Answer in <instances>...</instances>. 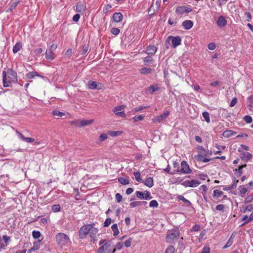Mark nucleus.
<instances>
[{"mask_svg": "<svg viewBox=\"0 0 253 253\" xmlns=\"http://www.w3.org/2000/svg\"><path fill=\"white\" fill-rule=\"evenodd\" d=\"M136 196L137 198H138L140 199H144V193L140 192V191H136Z\"/></svg>", "mask_w": 253, "mask_h": 253, "instance_id": "nucleus-46", "label": "nucleus"}, {"mask_svg": "<svg viewBox=\"0 0 253 253\" xmlns=\"http://www.w3.org/2000/svg\"><path fill=\"white\" fill-rule=\"evenodd\" d=\"M223 194V192L219 190L216 189L213 191V195L214 196L219 197Z\"/></svg>", "mask_w": 253, "mask_h": 253, "instance_id": "nucleus-47", "label": "nucleus"}, {"mask_svg": "<svg viewBox=\"0 0 253 253\" xmlns=\"http://www.w3.org/2000/svg\"><path fill=\"white\" fill-rule=\"evenodd\" d=\"M232 236L230 237L229 240L228 241V242L226 243L225 245L223 247V249H226L229 247H230L232 244H233V241L232 240Z\"/></svg>", "mask_w": 253, "mask_h": 253, "instance_id": "nucleus-50", "label": "nucleus"}, {"mask_svg": "<svg viewBox=\"0 0 253 253\" xmlns=\"http://www.w3.org/2000/svg\"><path fill=\"white\" fill-rule=\"evenodd\" d=\"M3 85L5 87H11L12 84L17 82V74L15 71L8 69L7 71H2Z\"/></svg>", "mask_w": 253, "mask_h": 253, "instance_id": "nucleus-1", "label": "nucleus"}, {"mask_svg": "<svg viewBox=\"0 0 253 253\" xmlns=\"http://www.w3.org/2000/svg\"><path fill=\"white\" fill-rule=\"evenodd\" d=\"M244 121L248 124L251 123L253 121L252 118L249 115H246L244 118Z\"/></svg>", "mask_w": 253, "mask_h": 253, "instance_id": "nucleus-48", "label": "nucleus"}, {"mask_svg": "<svg viewBox=\"0 0 253 253\" xmlns=\"http://www.w3.org/2000/svg\"><path fill=\"white\" fill-rule=\"evenodd\" d=\"M153 59L150 56H148L144 58L143 62L145 65H148L152 62Z\"/></svg>", "mask_w": 253, "mask_h": 253, "instance_id": "nucleus-37", "label": "nucleus"}, {"mask_svg": "<svg viewBox=\"0 0 253 253\" xmlns=\"http://www.w3.org/2000/svg\"><path fill=\"white\" fill-rule=\"evenodd\" d=\"M224 208V206L222 204L218 205L216 207V210L219 211H223Z\"/></svg>", "mask_w": 253, "mask_h": 253, "instance_id": "nucleus-63", "label": "nucleus"}, {"mask_svg": "<svg viewBox=\"0 0 253 253\" xmlns=\"http://www.w3.org/2000/svg\"><path fill=\"white\" fill-rule=\"evenodd\" d=\"M133 175H134L135 180L139 182H143V180L140 178V174L139 172H135L133 173Z\"/></svg>", "mask_w": 253, "mask_h": 253, "instance_id": "nucleus-34", "label": "nucleus"}, {"mask_svg": "<svg viewBox=\"0 0 253 253\" xmlns=\"http://www.w3.org/2000/svg\"><path fill=\"white\" fill-rule=\"evenodd\" d=\"M90 224L83 226L79 231V236L81 238H84L88 234Z\"/></svg>", "mask_w": 253, "mask_h": 253, "instance_id": "nucleus-8", "label": "nucleus"}, {"mask_svg": "<svg viewBox=\"0 0 253 253\" xmlns=\"http://www.w3.org/2000/svg\"><path fill=\"white\" fill-rule=\"evenodd\" d=\"M60 206L59 205H54L52 207V211L54 212H58L60 211Z\"/></svg>", "mask_w": 253, "mask_h": 253, "instance_id": "nucleus-44", "label": "nucleus"}, {"mask_svg": "<svg viewBox=\"0 0 253 253\" xmlns=\"http://www.w3.org/2000/svg\"><path fill=\"white\" fill-rule=\"evenodd\" d=\"M227 23V21L223 16L218 17L217 21V24L219 27H224Z\"/></svg>", "mask_w": 253, "mask_h": 253, "instance_id": "nucleus-18", "label": "nucleus"}, {"mask_svg": "<svg viewBox=\"0 0 253 253\" xmlns=\"http://www.w3.org/2000/svg\"><path fill=\"white\" fill-rule=\"evenodd\" d=\"M146 202L144 201H135L131 202L129 204V206L131 208H135L136 207L140 206L141 205H146L147 204Z\"/></svg>", "mask_w": 253, "mask_h": 253, "instance_id": "nucleus-21", "label": "nucleus"}, {"mask_svg": "<svg viewBox=\"0 0 253 253\" xmlns=\"http://www.w3.org/2000/svg\"><path fill=\"white\" fill-rule=\"evenodd\" d=\"M175 248L173 246H169L165 251V253H174Z\"/></svg>", "mask_w": 253, "mask_h": 253, "instance_id": "nucleus-38", "label": "nucleus"}, {"mask_svg": "<svg viewBox=\"0 0 253 253\" xmlns=\"http://www.w3.org/2000/svg\"><path fill=\"white\" fill-rule=\"evenodd\" d=\"M52 114L54 116H56L58 117H62L64 115L63 113L57 110L53 111L52 112Z\"/></svg>", "mask_w": 253, "mask_h": 253, "instance_id": "nucleus-42", "label": "nucleus"}, {"mask_svg": "<svg viewBox=\"0 0 253 253\" xmlns=\"http://www.w3.org/2000/svg\"><path fill=\"white\" fill-rule=\"evenodd\" d=\"M131 239L129 238L125 242V246L126 248H128L131 246Z\"/></svg>", "mask_w": 253, "mask_h": 253, "instance_id": "nucleus-59", "label": "nucleus"}, {"mask_svg": "<svg viewBox=\"0 0 253 253\" xmlns=\"http://www.w3.org/2000/svg\"><path fill=\"white\" fill-rule=\"evenodd\" d=\"M116 199L118 203L121 202L122 200V196L120 193H117L115 196Z\"/></svg>", "mask_w": 253, "mask_h": 253, "instance_id": "nucleus-55", "label": "nucleus"}, {"mask_svg": "<svg viewBox=\"0 0 253 253\" xmlns=\"http://www.w3.org/2000/svg\"><path fill=\"white\" fill-rule=\"evenodd\" d=\"M80 18V15L79 14H75L73 17V20L74 22H77L79 21V20Z\"/></svg>", "mask_w": 253, "mask_h": 253, "instance_id": "nucleus-60", "label": "nucleus"}, {"mask_svg": "<svg viewBox=\"0 0 253 253\" xmlns=\"http://www.w3.org/2000/svg\"><path fill=\"white\" fill-rule=\"evenodd\" d=\"M160 87L157 84L151 85L149 87V90L151 93H153L155 91H158Z\"/></svg>", "mask_w": 253, "mask_h": 253, "instance_id": "nucleus-31", "label": "nucleus"}, {"mask_svg": "<svg viewBox=\"0 0 253 253\" xmlns=\"http://www.w3.org/2000/svg\"><path fill=\"white\" fill-rule=\"evenodd\" d=\"M144 194V199L145 200H150L152 199V197L150 195V193L148 191H145Z\"/></svg>", "mask_w": 253, "mask_h": 253, "instance_id": "nucleus-51", "label": "nucleus"}, {"mask_svg": "<svg viewBox=\"0 0 253 253\" xmlns=\"http://www.w3.org/2000/svg\"><path fill=\"white\" fill-rule=\"evenodd\" d=\"M18 137L23 141L28 143L33 142L35 141V139L31 137H25L21 132L18 131H16Z\"/></svg>", "mask_w": 253, "mask_h": 253, "instance_id": "nucleus-12", "label": "nucleus"}, {"mask_svg": "<svg viewBox=\"0 0 253 253\" xmlns=\"http://www.w3.org/2000/svg\"><path fill=\"white\" fill-rule=\"evenodd\" d=\"M20 0H17L13 2H10L8 5L9 9L6 11L8 12L9 11H12L17 6V5L20 3Z\"/></svg>", "mask_w": 253, "mask_h": 253, "instance_id": "nucleus-24", "label": "nucleus"}, {"mask_svg": "<svg viewBox=\"0 0 253 253\" xmlns=\"http://www.w3.org/2000/svg\"><path fill=\"white\" fill-rule=\"evenodd\" d=\"M120 29L117 28H112L111 32L114 35H118L120 33Z\"/></svg>", "mask_w": 253, "mask_h": 253, "instance_id": "nucleus-49", "label": "nucleus"}, {"mask_svg": "<svg viewBox=\"0 0 253 253\" xmlns=\"http://www.w3.org/2000/svg\"><path fill=\"white\" fill-rule=\"evenodd\" d=\"M93 122V120H81L80 124L81 127L89 125Z\"/></svg>", "mask_w": 253, "mask_h": 253, "instance_id": "nucleus-26", "label": "nucleus"}, {"mask_svg": "<svg viewBox=\"0 0 253 253\" xmlns=\"http://www.w3.org/2000/svg\"><path fill=\"white\" fill-rule=\"evenodd\" d=\"M116 249L111 242H106L99 248L97 253H115Z\"/></svg>", "mask_w": 253, "mask_h": 253, "instance_id": "nucleus-2", "label": "nucleus"}, {"mask_svg": "<svg viewBox=\"0 0 253 253\" xmlns=\"http://www.w3.org/2000/svg\"><path fill=\"white\" fill-rule=\"evenodd\" d=\"M208 47L210 50H212L215 48L216 46L214 43L211 42L208 44Z\"/></svg>", "mask_w": 253, "mask_h": 253, "instance_id": "nucleus-57", "label": "nucleus"}, {"mask_svg": "<svg viewBox=\"0 0 253 253\" xmlns=\"http://www.w3.org/2000/svg\"><path fill=\"white\" fill-rule=\"evenodd\" d=\"M202 116L207 123H209L210 122V118L208 112L206 111L202 113Z\"/></svg>", "mask_w": 253, "mask_h": 253, "instance_id": "nucleus-35", "label": "nucleus"}, {"mask_svg": "<svg viewBox=\"0 0 253 253\" xmlns=\"http://www.w3.org/2000/svg\"><path fill=\"white\" fill-rule=\"evenodd\" d=\"M236 134V132L235 131H234L231 130H226L223 132L222 135L224 137L228 138L233 135H234Z\"/></svg>", "mask_w": 253, "mask_h": 253, "instance_id": "nucleus-22", "label": "nucleus"}, {"mask_svg": "<svg viewBox=\"0 0 253 253\" xmlns=\"http://www.w3.org/2000/svg\"><path fill=\"white\" fill-rule=\"evenodd\" d=\"M35 77H41L37 72L35 71L30 72L27 74L24 79L27 81H29V80L35 78Z\"/></svg>", "mask_w": 253, "mask_h": 253, "instance_id": "nucleus-13", "label": "nucleus"}, {"mask_svg": "<svg viewBox=\"0 0 253 253\" xmlns=\"http://www.w3.org/2000/svg\"><path fill=\"white\" fill-rule=\"evenodd\" d=\"M86 9V5L85 3H80L78 4L76 6V11L78 12L83 13L85 11Z\"/></svg>", "mask_w": 253, "mask_h": 253, "instance_id": "nucleus-17", "label": "nucleus"}, {"mask_svg": "<svg viewBox=\"0 0 253 253\" xmlns=\"http://www.w3.org/2000/svg\"><path fill=\"white\" fill-rule=\"evenodd\" d=\"M178 173L185 174L192 173V170L190 169L189 165L185 161H182L180 164V169L178 170Z\"/></svg>", "mask_w": 253, "mask_h": 253, "instance_id": "nucleus-4", "label": "nucleus"}, {"mask_svg": "<svg viewBox=\"0 0 253 253\" xmlns=\"http://www.w3.org/2000/svg\"><path fill=\"white\" fill-rule=\"evenodd\" d=\"M253 210V204H250L247 206L246 209L244 211V212H246V211H251Z\"/></svg>", "mask_w": 253, "mask_h": 253, "instance_id": "nucleus-54", "label": "nucleus"}, {"mask_svg": "<svg viewBox=\"0 0 253 253\" xmlns=\"http://www.w3.org/2000/svg\"><path fill=\"white\" fill-rule=\"evenodd\" d=\"M179 236V233L177 231H174L169 233L166 237V241L169 243H172L176 240Z\"/></svg>", "mask_w": 253, "mask_h": 253, "instance_id": "nucleus-5", "label": "nucleus"}, {"mask_svg": "<svg viewBox=\"0 0 253 253\" xmlns=\"http://www.w3.org/2000/svg\"><path fill=\"white\" fill-rule=\"evenodd\" d=\"M108 134L113 137L118 136L121 134V132L119 131H110Z\"/></svg>", "mask_w": 253, "mask_h": 253, "instance_id": "nucleus-45", "label": "nucleus"}, {"mask_svg": "<svg viewBox=\"0 0 253 253\" xmlns=\"http://www.w3.org/2000/svg\"><path fill=\"white\" fill-rule=\"evenodd\" d=\"M40 247L39 242H35L34 243V246L32 249L33 250H38L40 249Z\"/></svg>", "mask_w": 253, "mask_h": 253, "instance_id": "nucleus-58", "label": "nucleus"}, {"mask_svg": "<svg viewBox=\"0 0 253 253\" xmlns=\"http://www.w3.org/2000/svg\"><path fill=\"white\" fill-rule=\"evenodd\" d=\"M237 98L236 97H234L232 99V100L230 103V107L234 106L235 105V104L237 103Z\"/></svg>", "mask_w": 253, "mask_h": 253, "instance_id": "nucleus-56", "label": "nucleus"}, {"mask_svg": "<svg viewBox=\"0 0 253 253\" xmlns=\"http://www.w3.org/2000/svg\"><path fill=\"white\" fill-rule=\"evenodd\" d=\"M140 72L141 74H150L152 73V69L150 68L143 67L141 69Z\"/></svg>", "mask_w": 253, "mask_h": 253, "instance_id": "nucleus-25", "label": "nucleus"}, {"mask_svg": "<svg viewBox=\"0 0 253 253\" xmlns=\"http://www.w3.org/2000/svg\"><path fill=\"white\" fill-rule=\"evenodd\" d=\"M144 184L150 188L152 187L154 185V181L153 178L150 177L146 178L145 181L144 182Z\"/></svg>", "mask_w": 253, "mask_h": 253, "instance_id": "nucleus-23", "label": "nucleus"}, {"mask_svg": "<svg viewBox=\"0 0 253 253\" xmlns=\"http://www.w3.org/2000/svg\"><path fill=\"white\" fill-rule=\"evenodd\" d=\"M2 239L5 244H7L10 241V238L6 235H3L2 236Z\"/></svg>", "mask_w": 253, "mask_h": 253, "instance_id": "nucleus-61", "label": "nucleus"}, {"mask_svg": "<svg viewBox=\"0 0 253 253\" xmlns=\"http://www.w3.org/2000/svg\"><path fill=\"white\" fill-rule=\"evenodd\" d=\"M87 85L90 89H96L97 88V84L96 82L92 81L88 82Z\"/></svg>", "mask_w": 253, "mask_h": 253, "instance_id": "nucleus-29", "label": "nucleus"}, {"mask_svg": "<svg viewBox=\"0 0 253 253\" xmlns=\"http://www.w3.org/2000/svg\"><path fill=\"white\" fill-rule=\"evenodd\" d=\"M179 200L182 201L185 204H186L188 206L191 205V203L188 200L186 199L182 195H179L177 196Z\"/></svg>", "mask_w": 253, "mask_h": 253, "instance_id": "nucleus-30", "label": "nucleus"}, {"mask_svg": "<svg viewBox=\"0 0 253 253\" xmlns=\"http://www.w3.org/2000/svg\"><path fill=\"white\" fill-rule=\"evenodd\" d=\"M169 40H171L172 46L174 48H176L181 43V39L179 36H169L166 42H169Z\"/></svg>", "mask_w": 253, "mask_h": 253, "instance_id": "nucleus-7", "label": "nucleus"}, {"mask_svg": "<svg viewBox=\"0 0 253 253\" xmlns=\"http://www.w3.org/2000/svg\"><path fill=\"white\" fill-rule=\"evenodd\" d=\"M22 47V45L20 42H17L13 47L12 51L13 53H16L18 52Z\"/></svg>", "mask_w": 253, "mask_h": 253, "instance_id": "nucleus-28", "label": "nucleus"}, {"mask_svg": "<svg viewBox=\"0 0 253 253\" xmlns=\"http://www.w3.org/2000/svg\"><path fill=\"white\" fill-rule=\"evenodd\" d=\"M119 182L123 185H127L129 183V180L127 178L120 177L118 179Z\"/></svg>", "mask_w": 253, "mask_h": 253, "instance_id": "nucleus-32", "label": "nucleus"}, {"mask_svg": "<svg viewBox=\"0 0 253 253\" xmlns=\"http://www.w3.org/2000/svg\"><path fill=\"white\" fill-rule=\"evenodd\" d=\"M111 229L113 232V235L117 236L119 233L117 224L116 223L113 224L111 226Z\"/></svg>", "mask_w": 253, "mask_h": 253, "instance_id": "nucleus-27", "label": "nucleus"}, {"mask_svg": "<svg viewBox=\"0 0 253 253\" xmlns=\"http://www.w3.org/2000/svg\"><path fill=\"white\" fill-rule=\"evenodd\" d=\"M55 57L51 49H47L45 52V58L48 60H53Z\"/></svg>", "mask_w": 253, "mask_h": 253, "instance_id": "nucleus-14", "label": "nucleus"}, {"mask_svg": "<svg viewBox=\"0 0 253 253\" xmlns=\"http://www.w3.org/2000/svg\"><path fill=\"white\" fill-rule=\"evenodd\" d=\"M81 120H77L75 121H72L71 122V125H74L78 127H81L80 124Z\"/></svg>", "mask_w": 253, "mask_h": 253, "instance_id": "nucleus-52", "label": "nucleus"}, {"mask_svg": "<svg viewBox=\"0 0 253 253\" xmlns=\"http://www.w3.org/2000/svg\"><path fill=\"white\" fill-rule=\"evenodd\" d=\"M32 235L34 239H39L40 237L41 234L40 232L34 230L32 232Z\"/></svg>", "mask_w": 253, "mask_h": 253, "instance_id": "nucleus-39", "label": "nucleus"}, {"mask_svg": "<svg viewBox=\"0 0 253 253\" xmlns=\"http://www.w3.org/2000/svg\"><path fill=\"white\" fill-rule=\"evenodd\" d=\"M176 13L183 14L185 13V6H179L176 8L175 10Z\"/></svg>", "mask_w": 253, "mask_h": 253, "instance_id": "nucleus-33", "label": "nucleus"}, {"mask_svg": "<svg viewBox=\"0 0 253 253\" xmlns=\"http://www.w3.org/2000/svg\"><path fill=\"white\" fill-rule=\"evenodd\" d=\"M123 14L120 12H116L113 15V19L115 22L119 23L123 20Z\"/></svg>", "mask_w": 253, "mask_h": 253, "instance_id": "nucleus-15", "label": "nucleus"}, {"mask_svg": "<svg viewBox=\"0 0 253 253\" xmlns=\"http://www.w3.org/2000/svg\"><path fill=\"white\" fill-rule=\"evenodd\" d=\"M252 155L250 153L247 152H243L241 154V159L245 161L250 160L252 159Z\"/></svg>", "mask_w": 253, "mask_h": 253, "instance_id": "nucleus-16", "label": "nucleus"}, {"mask_svg": "<svg viewBox=\"0 0 253 253\" xmlns=\"http://www.w3.org/2000/svg\"><path fill=\"white\" fill-rule=\"evenodd\" d=\"M112 219L111 218H107L106 219L105 222H104V226L108 227L111 223Z\"/></svg>", "mask_w": 253, "mask_h": 253, "instance_id": "nucleus-53", "label": "nucleus"}, {"mask_svg": "<svg viewBox=\"0 0 253 253\" xmlns=\"http://www.w3.org/2000/svg\"><path fill=\"white\" fill-rule=\"evenodd\" d=\"M144 117L145 115H143L136 116L133 118V120L134 122H138L139 121L142 120Z\"/></svg>", "mask_w": 253, "mask_h": 253, "instance_id": "nucleus-40", "label": "nucleus"}, {"mask_svg": "<svg viewBox=\"0 0 253 253\" xmlns=\"http://www.w3.org/2000/svg\"><path fill=\"white\" fill-rule=\"evenodd\" d=\"M201 182L197 180H185L181 183V185L185 187H196L199 185Z\"/></svg>", "mask_w": 253, "mask_h": 253, "instance_id": "nucleus-6", "label": "nucleus"}, {"mask_svg": "<svg viewBox=\"0 0 253 253\" xmlns=\"http://www.w3.org/2000/svg\"><path fill=\"white\" fill-rule=\"evenodd\" d=\"M88 234H90V236L91 238H93L95 236L96 234L98 232L97 228L94 227L92 225L90 224Z\"/></svg>", "mask_w": 253, "mask_h": 253, "instance_id": "nucleus-20", "label": "nucleus"}, {"mask_svg": "<svg viewBox=\"0 0 253 253\" xmlns=\"http://www.w3.org/2000/svg\"><path fill=\"white\" fill-rule=\"evenodd\" d=\"M149 206L151 208H157L158 207V203L156 200H152L150 201Z\"/></svg>", "mask_w": 253, "mask_h": 253, "instance_id": "nucleus-41", "label": "nucleus"}, {"mask_svg": "<svg viewBox=\"0 0 253 253\" xmlns=\"http://www.w3.org/2000/svg\"><path fill=\"white\" fill-rule=\"evenodd\" d=\"M56 240L57 244L63 246L70 242L69 237L65 234L63 233H59L56 236Z\"/></svg>", "mask_w": 253, "mask_h": 253, "instance_id": "nucleus-3", "label": "nucleus"}, {"mask_svg": "<svg viewBox=\"0 0 253 253\" xmlns=\"http://www.w3.org/2000/svg\"><path fill=\"white\" fill-rule=\"evenodd\" d=\"M124 108V106H123V105L117 106L114 108L113 112L118 116H120L121 117H125L126 116V115L123 111Z\"/></svg>", "mask_w": 253, "mask_h": 253, "instance_id": "nucleus-9", "label": "nucleus"}, {"mask_svg": "<svg viewBox=\"0 0 253 253\" xmlns=\"http://www.w3.org/2000/svg\"><path fill=\"white\" fill-rule=\"evenodd\" d=\"M169 113L170 112L169 111H166L162 114L156 117L153 120L154 122H155V123L161 122L163 120L166 119L169 115Z\"/></svg>", "mask_w": 253, "mask_h": 253, "instance_id": "nucleus-10", "label": "nucleus"}, {"mask_svg": "<svg viewBox=\"0 0 253 253\" xmlns=\"http://www.w3.org/2000/svg\"><path fill=\"white\" fill-rule=\"evenodd\" d=\"M158 50L157 47L154 45H149L147 47L145 52L148 55H154Z\"/></svg>", "mask_w": 253, "mask_h": 253, "instance_id": "nucleus-11", "label": "nucleus"}, {"mask_svg": "<svg viewBox=\"0 0 253 253\" xmlns=\"http://www.w3.org/2000/svg\"><path fill=\"white\" fill-rule=\"evenodd\" d=\"M111 8H112V6L111 4H107L104 7V8L103 9V12L104 13H107L110 10Z\"/></svg>", "mask_w": 253, "mask_h": 253, "instance_id": "nucleus-43", "label": "nucleus"}, {"mask_svg": "<svg viewBox=\"0 0 253 253\" xmlns=\"http://www.w3.org/2000/svg\"><path fill=\"white\" fill-rule=\"evenodd\" d=\"M173 168L174 169L173 170V172H174V173L175 172L178 173L179 170H178L180 169V167L179 166V163L177 162H174L173 164Z\"/></svg>", "mask_w": 253, "mask_h": 253, "instance_id": "nucleus-36", "label": "nucleus"}, {"mask_svg": "<svg viewBox=\"0 0 253 253\" xmlns=\"http://www.w3.org/2000/svg\"><path fill=\"white\" fill-rule=\"evenodd\" d=\"M182 26L186 30H189L193 26V23L191 20H185L182 23Z\"/></svg>", "mask_w": 253, "mask_h": 253, "instance_id": "nucleus-19", "label": "nucleus"}, {"mask_svg": "<svg viewBox=\"0 0 253 253\" xmlns=\"http://www.w3.org/2000/svg\"><path fill=\"white\" fill-rule=\"evenodd\" d=\"M210 249L209 247H205L201 253H210Z\"/></svg>", "mask_w": 253, "mask_h": 253, "instance_id": "nucleus-64", "label": "nucleus"}, {"mask_svg": "<svg viewBox=\"0 0 253 253\" xmlns=\"http://www.w3.org/2000/svg\"><path fill=\"white\" fill-rule=\"evenodd\" d=\"M199 160L201 161H203V162L204 163H207V162H208L210 161V159H208V158H204L203 156H199Z\"/></svg>", "mask_w": 253, "mask_h": 253, "instance_id": "nucleus-62", "label": "nucleus"}]
</instances>
